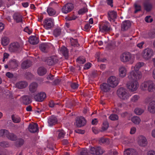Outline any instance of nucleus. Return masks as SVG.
<instances>
[{"label":"nucleus","instance_id":"20","mask_svg":"<svg viewBox=\"0 0 155 155\" xmlns=\"http://www.w3.org/2000/svg\"><path fill=\"white\" fill-rule=\"evenodd\" d=\"M43 61H45L49 65H52L55 63V57L54 56H51L48 57L46 59H42Z\"/></svg>","mask_w":155,"mask_h":155},{"label":"nucleus","instance_id":"26","mask_svg":"<svg viewBox=\"0 0 155 155\" xmlns=\"http://www.w3.org/2000/svg\"><path fill=\"white\" fill-rule=\"evenodd\" d=\"M55 133L58 136V139L62 138H64L65 135V133L63 130H58L55 131Z\"/></svg>","mask_w":155,"mask_h":155},{"label":"nucleus","instance_id":"49","mask_svg":"<svg viewBox=\"0 0 155 155\" xmlns=\"http://www.w3.org/2000/svg\"><path fill=\"white\" fill-rule=\"evenodd\" d=\"M77 61L78 63L81 64L84 63L85 61V58L84 57H80L77 59Z\"/></svg>","mask_w":155,"mask_h":155},{"label":"nucleus","instance_id":"29","mask_svg":"<svg viewBox=\"0 0 155 155\" xmlns=\"http://www.w3.org/2000/svg\"><path fill=\"white\" fill-rule=\"evenodd\" d=\"M28 85V84L25 81H20L16 84V86L18 88L21 89L25 87Z\"/></svg>","mask_w":155,"mask_h":155},{"label":"nucleus","instance_id":"1","mask_svg":"<svg viewBox=\"0 0 155 155\" xmlns=\"http://www.w3.org/2000/svg\"><path fill=\"white\" fill-rule=\"evenodd\" d=\"M142 74L139 71H130L128 74L127 78L129 80L126 84L127 88L131 92H135L139 87L137 81L140 79Z\"/></svg>","mask_w":155,"mask_h":155},{"label":"nucleus","instance_id":"46","mask_svg":"<svg viewBox=\"0 0 155 155\" xmlns=\"http://www.w3.org/2000/svg\"><path fill=\"white\" fill-rule=\"evenodd\" d=\"M8 139L12 140H15L16 139V137L13 134L10 133H9V134L8 135L7 137Z\"/></svg>","mask_w":155,"mask_h":155},{"label":"nucleus","instance_id":"38","mask_svg":"<svg viewBox=\"0 0 155 155\" xmlns=\"http://www.w3.org/2000/svg\"><path fill=\"white\" fill-rule=\"evenodd\" d=\"M47 48L48 46L47 44L43 43L41 45L40 49L43 52H47L48 51Z\"/></svg>","mask_w":155,"mask_h":155},{"label":"nucleus","instance_id":"57","mask_svg":"<svg viewBox=\"0 0 155 155\" xmlns=\"http://www.w3.org/2000/svg\"><path fill=\"white\" fill-rule=\"evenodd\" d=\"M145 21L147 22H151L153 21V19L150 16H147L145 18Z\"/></svg>","mask_w":155,"mask_h":155},{"label":"nucleus","instance_id":"8","mask_svg":"<svg viewBox=\"0 0 155 155\" xmlns=\"http://www.w3.org/2000/svg\"><path fill=\"white\" fill-rule=\"evenodd\" d=\"M137 141L139 145L142 147L146 146L148 143L146 138L143 135L139 136L137 138Z\"/></svg>","mask_w":155,"mask_h":155},{"label":"nucleus","instance_id":"60","mask_svg":"<svg viewBox=\"0 0 155 155\" xmlns=\"http://www.w3.org/2000/svg\"><path fill=\"white\" fill-rule=\"evenodd\" d=\"M150 135L153 138H155V128L151 130Z\"/></svg>","mask_w":155,"mask_h":155},{"label":"nucleus","instance_id":"6","mask_svg":"<svg viewBox=\"0 0 155 155\" xmlns=\"http://www.w3.org/2000/svg\"><path fill=\"white\" fill-rule=\"evenodd\" d=\"M108 84L112 87H116L118 84L117 78L114 76L110 77L107 80Z\"/></svg>","mask_w":155,"mask_h":155},{"label":"nucleus","instance_id":"53","mask_svg":"<svg viewBox=\"0 0 155 155\" xmlns=\"http://www.w3.org/2000/svg\"><path fill=\"white\" fill-rule=\"evenodd\" d=\"M80 155H88V153L87 149H84L82 150Z\"/></svg>","mask_w":155,"mask_h":155},{"label":"nucleus","instance_id":"24","mask_svg":"<svg viewBox=\"0 0 155 155\" xmlns=\"http://www.w3.org/2000/svg\"><path fill=\"white\" fill-rule=\"evenodd\" d=\"M29 43L33 45L37 44L39 42V40L35 36H30L28 39Z\"/></svg>","mask_w":155,"mask_h":155},{"label":"nucleus","instance_id":"52","mask_svg":"<svg viewBox=\"0 0 155 155\" xmlns=\"http://www.w3.org/2000/svg\"><path fill=\"white\" fill-rule=\"evenodd\" d=\"M24 31L27 33L29 35L31 34L32 32V30L28 27H26L24 29Z\"/></svg>","mask_w":155,"mask_h":155},{"label":"nucleus","instance_id":"11","mask_svg":"<svg viewBox=\"0 0 155 155\" xmlns=\"http://www.w3.org/2000/svg\"><path fill=\"white\" fill-rule=\"evenodd\" d=\"M119 76L121 78L126 77L127 73V68L124 66H121L118 69Z\"/></svg>","mask_w":155,"mask_h":155},{"label":"nucleus","instance_id":"3","mask_svg":"<svg viewBox=\"0 0 155 155\" xmlns=\"http://www.w3.org/2000/svg\"><path fill=\"white\" fill-rule=\"evenodd\" d=\"M135 55L129 52L124 53L120 56V59L124 63H128L129 64H132L134 62Z\"/></svg>","mask_w":155,"mask_h":155},{"label":"nucleus","instance_id":"50","mask_svg":"<svg viewBox=\"0 0 155 155\" xmlns=\"http://www.w3.org/2000/svg\"><path fill=\"white\" fill-rule=\"evenodd\" d=\"M70 41L72 46H78V41L77 39H74L72 38H70Z\"/></svg>","mask_w":155,"mask_h":155},{"label":"nucleus","instance_id":"47","mask_svg":"<svg viewBox=\"0 0 155 155\" xmlns=\"http://www.w3.org/2000/svg\"><path fill=\"white\" fill-rule=\"evenodd\" d=\"M109 126L108 123L107 121H105L103 123L102 129L103 131H104L106 130L108 128Z\"/></svg>","mask_w":155,"mask_h":155},{"label":"nucleus","instance_id":"25","mask_svg":"<svg viewBox=\"0 0 155 155\" xmlns=\"http://www.w3.org/2000/svg\"><path fill=\"white\" fill-rule=\"evenodd\" d=\"M110 29V25L107 21L104 22L101 31L102 32L107 31Z\"/></svg>","mask_w":155,"mask_h":155},{"label":"nucleus","instance_id":"41","mask_svg":"<svg viewBox=\"0 0 155 155\" xmlns=\"http://www.w3.org/2000/svg\"><path fill=\"white\" fill-rule=\"evenodd\" d=\"M140 98L139 96L135 95L133 96L130 98V101L132 102L135 103L137 102Z\"/></svg>","mask_w":155,"mask_h":155},{"label":"nucleus","instance_id":"35","mask_svg":"<svg viewBox=\"0 0 155 155\" xmlns=\"http://www.w3.org/2000/svg\"><path fill=\"white\" fill-rule=\"evenodd\" d=\"M139 1H137L134 4V6L135 9L134 11L135 13H137L141 10L140 6L139 4Z\"/></svg>","mask_w":155,"mask_h":155},{"label":"nucleus","instance_id":"16","mask_svg":"<svg viewBox=\"0 0 155 155\" xmlns=\"http://www.w3.org/2000/svg\"><path fill=\"white\" fill-rule=\"evenodd\" d=\"M144 63L143 62H138L137 63L135 66H132L131 67V71H139L142 73L141 71H139V69L142 67L144 65Z\"/></svg>","mask_w":155,"mask_h":155},{"label":"nucleus","instance_id":"61","mask_svg":"<svg viewBox=\"0 0 155 155\" xmlns=\"http://www.w3.org/2000/svg\"><path fill=\"white\" fill-rule=\"evenodd\" d=\"M136 129L135 127H133L131 128L130 133L131 134H135L136 131Z\"/></svg>","mask_w":155,"mask_h":155},{"label":"nucleus","instance_id":"40","mask_svg":"<svg viewBox=\"0 0 155 155\" xmlns=\"http://www.w3.org/2000/svg\"><path fill=\"white\" fill-rule=\"evenodd\" d=\"M46 97V94L44 92L39 93V102L43 101Z\"/></svg>","mask_w":155,"mask_h":155},{"label":"nucleus","instance_id":"42","mask_svg":"<svg viewBox=\"0 0 155 155\" xmlns=\"http://www.w3.org/2000/svg\"><path fill=\"white\" fill-rule=\"evenodd\" d=\"M9 43V41L8 38L4 37L2 39V43L4 46H6Z\"/></svg>","mask_w":155,"mask_h":155},{"label":"nucleus","instance_id":"7","mask_svg":"<svg viewBox=\"0 0 155 155\" xmlns=\"http://www.w3.org/2000/svg\"><path fill=\"white\" fill-rule=\"evenodd\" d=\"M104 152V150L99 147H91L90 151V153L91 154L96 155L102 154Z\"/></svg>","mask_w":155,"mask_h":155},{"label":"nucleus","instance_id":"22","mask_svg":"<svg viewBox=\"0 0 155 155\" xmlns=\"http://www.w3.org/2000/svg\"><path fill=\"white\" fill-rule=\"evenodd\" d=\"M58 51L60 54H63L66 58L68 57V51L65 47L63 46L61 47Z\"/></svg>","mask_w":155,"mask_h":155},{"label":"nucleus","instance_id":"4","mask_svg":"<svg viewBox=\"0 0 155 155\" xmlns=\"http://www.w3.org/2000/svg\"><path fill=\"white\" fill-rule=\"evenodd\" d=\"M117 95L119 98L124 100H127L131 96L127 90L123 87H121L117 90Z\"/></svg>","mask_w":155,"mask_h":155},{"label":"nucleus","instance_id":"30","mask_svg":"<svg viewBox=\"0 0 155 155\" xmlns=\"http://www.w3.org/2000/svg\"><path fill=\"white\" fill-rule=\"evenodd\" d=\"M31 65V62L29 60H27L22 63L21 64V67L23 69H26L30 67Z\"/></svg>","mask_w":155,"mask_h":155},{"label":"nucleus","instance_id":"34","mask_svg":"<svg viewBox=\"0 0 155 155\" xmlns=\"http://www.w3.org/2000/svg\"><path fill=\"white\" fill-rule=\"evenodd\" d=\"M144 111V109L140 107H137L134 110V112L137 115H140L143 114Z\"/></svg>","mask_w":155,"mask_h":155},{"label":"nucleus","instance_id":"55","mask_svg":"<svg viewBox=\"0 0 155 155\" xmlns=\"http://www.w3.org/2000/svg\"><path fill=\"white\" fill-rule=\"evenodd\" d=\"M0 146L2 147H7L8 146V144L7 142L3 141L0 143Z\"/></svg>","mask_w":155,"mask_h":155},{"label":"nucleus","instance_id":"2","mask_svg":"<svg viewBox=\"0 0 155 155\" xmlns=\"http://www.w3.org/2000/svg\"><path fill=\"white\" fill-rule=\"evenodd\" d=\"M140 88L143 91L153 92L155 90V83L151 80L145 81L141 84Z\"/></svg>","mask_w":155,"mask_h":155},{"label":"nucleus","instance_id":"17","mask_svg":"<svg viewBox=\"0 0 155 155\" xmlns=\"http://www.w3.org/2000/svg\"><path fill=\"white\" fill-rule=\"evenodd\" d=\"M110 87L106 83H104L100 86V88L101 91L103 92H109L110 89Z\"/></svg>","mask_w":155,"mask_h":155},{"label":"nucleus","instance_id":"13","mask_svg":"<svg viewBox=\"0 0 155 155\" xmlns=\"http://www.w3.org/2000/svg\"><path fill=\"white\" fill-rule=\"evenodd\" d=\"M19 45L17 42H14L11 44L9 47L8 50L11 52H15L19 49Z\"/></svg>","mask_w":155,"mask_h":155},{"label":"nucleus","instance_id":"31","mask_svg":"<svg viewBox=\"0 0 155 155\" xmlns=\"http://www.w3.org/2000/svg\"><path fill=\"white\" fill-rule=\"evenodd\" d=\"M131 120L134 124L136 125H138L141 121L140 118L137 116L133 117L131 118Z\"/></svg>","mask_w":155,"mask_h":155},{"label":"nucleus","instance_id":"37","mask_svg":"<svg viewBox=\"0 0 155 155\" xmlns=\"http://www.w3.org/2000/svg\"><path fill=\"white\" fill-rule=\"evenodd\" d=\"M47 12L50 16H53L56 14L55 11L51 8H48L47 9Z\"/></svg>","mask_w":155,"mask_h":155},{"label":"nucleus","instance_id":"14","mask_svg":"<svg viewBox=\"0 0 155 155\" xmlns=\"http://www.w3.org/2000/svg\"><path fill=\"white\" fill-rule=\"evenodd\" d=\"M147 110L150 113L155 114V100L152 101L149 103Z\"/></svg>","mask_w":155,"mask_h":155},{"label":"nucleus","instance_id":"28","mask_svg":"<svg viewBox=\"0 0 155 155\" xmlns=\"http://www.w3.org/2000/svg\"><path fill=\"white\" fill-rule=\"evenodd\" d=\"M136 153L135 150L132 149H127L124 152V155H135Z\"/></svg>","mask_w":155,"mask_h":155},{"label":"nucleus","instance_id":"59","mask_svg":"<svg viewBox=\"0 0 155 155\" xmlns=\"http://www.w3.org/2000/svg\"><path fill=\"white\" fill-rule=\"evenodd\" d=\"M147 155H155V151L153 150H150L147 152Z\"/></svg>","mask_w":155,"mask_h":155},{"label":"nucleus","instance_id":"64","mask_svg":"<svg viewBox=\"0 0 155 155\" xmlns=\"http://www.w3.org/2000/svg\"><path fill=\"white\" fill-rule=\"evenodd\" d=\"M54 76L52 75L51 74H50L49 75H48L47 77V79L48 80L52 81L53 79Z\"/></svg>","mask_w":155,"mask_h":155},{"label":"nucleus","instance_id":"63","mask_svg":"<svg viewBox=\"0 0 155 155\" xmlns=\"http://www.w3.org/2000/svg\"><path fill=\"white\" fill-rule=\"evenodd\" d=\"M106 3L107 5H110L111 7L113 6V0H106Z\"/></svg>","mask_w":155,"mask_h":155},{"label":"nucleus","instance_id":"58","mask_svg":"<svg viewBox=\"0 0 155 155\" xmlns=\"http://www.w3.org/2000/svg\"><path fill=\"white\" fill-rule=\"evenodd\" d=\"M11 64L14 65L13 68H15L18 66V62L16 60L13 61L11 62Z\"/></svg>","mask_w":155,"mask_h":155},{"label":"nucleus","instance_id":"15","mask_svg":"<svg viewBox=\"0 0 155 155\" xmlns=\"http://www.w3.org/2000/svg\"><path fill=\"white\" fill-rule=\"evenodd\" d=\"M13 18L14 21L17 23L22 22L23 21L22 15L19 13H15L13 15Z\"/></svg>","mask_w":155,"mask_h":155},{"label":"nucleus","instance_id":"19","mask_svg":"<svg viewBox=\"0 0 155 155\" xmlns=\"http://www.w3.org/2000/svg\"><path fill=\"white\" fill-rule=\"evenodd\" d=\"M108 19L111 21L114 22L117 17V13L114 11H110L108 12Z\"/></svg>","mask_w":155,"mask_h":155},{"label":"nucleus","instance_id":"5","mask_svg":"<svg viewBox=\"0 0 155 155\" xmlns=\"http://www.w3.org/2000/svg\"><path fill=\"white\" fill-rule=\"evenodd\" d=\"M153 54L154 53L153 50L149 48H147L143 51L141 55L144 59L148 60L151 58Z\"/></svg>","mask_w":155,"mask_h":155},{"label":"nucleus","instance_id":"18","mask_svg":"<svg viewBox=\"0 0 155 155\" xmlns=\"http://www.w3.org/2000/svg\"><path fill=\"white\" fill-rule=\"evenodd\" d=\"M38 124L33 123L30 124L28 126L29 131L31 133H34L36 132L38 130Z\"/></svg>","mask_w":155,"mask_h":155},{"label":"nucleus","instance_id":"62","mask_svg":"<svg viewBox=\"0 0 155 155\" xmlns=\"http://www.w3.org/2000/svg\"><path fill=\"white\" fill-rule=\"evenodd\" d=\"M91 64L90 63H88L85 65L84 68L85 69H87L91 67Z\"/></svg>","mask_w":155,"mask_h":155},{"label":"nucleus","instance_id":"12","mask_svg":"<svg viewBox=\"0 0 155 155\" xmlns=\"http://www.w3.org/2000/svg\"><path fill=\"white\" fill-rule=\"evenodd\" d=\"M45 25L47 29H49L54 26V20L51 18H47L44 21Z\"/></svg>","mask_w":155,"mask_h":155},{"label":"nucleus","instance_id":"44","mask_svg":"<svg viewBox=\"0 0 155 155\" xmlns=\"http://www.w3.org/2000/svg\"><path fill=\"white\" fill-rule=\"evenodd\" d=\"M46 70L44 68L40 67L39 68V76H43L46 73Z\"/></svg>","mask_w":155,"mask_h":155},{"label":"nucleus","instance_id":"39","mask_svg":"<svg viewBox=\"0 0 155 155\" xmlns=\"http://www.w3.org/2000/svg\"><path fill=\"white\" fill-rule=\"evenodd\" d=\"M109 118L111 120L115 121L117 120L118 119L119 117L117 114H112L110 115Z\"/></svg>","mask_w":155,"mask_h":155},{"label":"nucleus","instance_id":"56","mask_svg":"<svg viewBox=\"0 0 155 155\" xmlns=\"http://www.w3.org/2000/svg\"><path fill=\"white\" fill-rule=\"evenodd\" d=\"M78 84L75 83H73L71 84V87L73 89H76L78 88Z\"/></svg>","mask_w":155,"mask_h":155},{"label":"nucleus","instance_id":"27","mask_svg":"<svg viewBox=\"0 0 155 155\" xmlns=\"http://www.w3.org/2000/svg\"><path fill=\"white\" fill-rule=\"evenodd\" d=\"M131 23L129 21H127L124 22L122 25V30L125 31L127 30L130 26Z\"/></svg>","mask_w":155,"mask_h":155},{"label":"nucleus","instance_id":"51","mask_svg":"<svg viewBox=\"0 0 155 155\" xmlns=\"http://www.w3.org/2000/svg\"><path fill=\"white\" fill-rule=\"evenodd\" d=\"M87 11V9L86 8H83L78 11V13L80 15L83 14Z\"/></svg>","mask_w":155,"mask_h":155},{"label":"nucleus","instance_id":"45","mask_svg":"<svg viewBox=\"0 0 155 155\" xmlns=\"http://www.w3.org/2000/svg\"><path fill=\"white\" fill-rule=\"evenodd\" d=\"M144 8L147 11H149L151 8V5L149 3H146L144 4Z\"/></svg>","mask_w":155,"mask_h":155},{"label":"nucleus","instance_id":"36","mask_svg":"<svg viewBox=\"0 0 155 155\" xmlns=\"http://www.w3.org/2000/svg\"><path fill=\"white\" fill-rule=\"evenodd\" d=\"M9 134V132L6 130H0V136L3 137H7L8 135Z\"/></svg>","mask_w":155,"mask_h":155},{"label":"nucleus","instance_id":"48","mask_svg":"<svg viewBox=\"0 0 155 155\" xmlns=\"http://www.w3.org/2000/svg\"><path fill=\"white\" fill-rule=\"evenodd\" d=\"M61 33V30L60 28L55 29L54 32V35L55 37H57L60 35Z\"/></svg>","mask_w":155,"mask_h":155},{"label":"nucleus","instance_id":"9","mask_svg":"<svg viewBox=\"0 0 155 155\" xmlns=\"http://www.w3.org/2000/svg\"><path fill=\"white\" fill-rule=\"evenodd\" d=\"M86 120L82 117H78L76 119V125L78 127H81L84 126L86 124Z\"/></svg>","mask_w":155,"mask_h":155},{"label":"nucleus","instance_id":"10","mask_svg":"<svg viewBox=\"0 0 155 155\" xmlns=\"http://www.w3.org/2000/svg\"><path fill=\"white\" fill-rule=\"evenodd\" d=\"M74 8L73 5L69 3L65 5L62 8V12L64 14H67L72 11Z\"/></svg>","mask_w":155,"mask_h":155},{"label":"nucleus","instance_id":"33","mask_svg":"<svg viewBox=\"0 0 155 155\" xmlns=\"http://www.w3.org/2000/svg\"><path fill=\"white\" fill-rule=\"evenodd\" d=\"M12 118L13 122L14 123H19L21 121V118L17 115H12Z\"/></svg>","mask_w":155,"mask_h":155},{"label":"nucleus","instance_id":"32","mask_svg":"<svg viewBox=\"0 0 155 155\" xmlns=\"http://www.w3.org/2000/svg\"><path fill=\"white\" fill-rule=\"evenodd\" d=\"M22 99V102L25 105H27L31 103L30 99L28 96H25L21 97Z\"/></svg>","mask_w":155,"mask_h":155},{"label":"nucleus","instance_id":"43","mask_svg":"<svg viewBox=\"0 0 155 155\" xmlns=\"http://www.w3.org/2000/svg\"><path fill=\"white\" fill-rule=\"evenodd\" d=\"M47 147L51 151V153H53V150L54 149V147L52 143L49 141H48V145H47Z\"/></svg>","mask_w":155,"mask_h":155},{"label":"nucleus","instance_id":"21","mask_svg":"<svg viewBox=\"0 0 155 155\" xmlns=\"http://www.w3.org/2000/svg\"><path fill=\"white\" fill-rule=\"evenodd\" d=\"M57 120L56 117L54 116H52L48 119V122L50 126L54 125L57 123Z\"/></svg>","mask_w":155,"mask_h":155},{"label":"nucleus","instance_id":"23","mask_svg":"<svg viewBox=\"0 0 155 155\" xmlns=\"http://www.w3.org/2000/svg\"><path fill=\"white\" fill-rule=\"evenodd\" d=\"M38 87V84L33 82L31 83L29 86V90L32 93H35L37 91Z\"/></svg>","mask_w":155,"mask_h":155},{"label":"nucleus","instance_id":"54","mask_svg":"<svg viewBox=\"0 0 155 155\" xmlns=\"http://www.w3.org/2000/svg\"><path fill=\"white\" fill-rule=\"evenodd\" d=\"M92 26H91L90 24L89 23H87L86 24L84 27V29L85 31H89L91 28V27Z\"/></svg>","mask_w":155,"mask_h":155}]
</instances>
